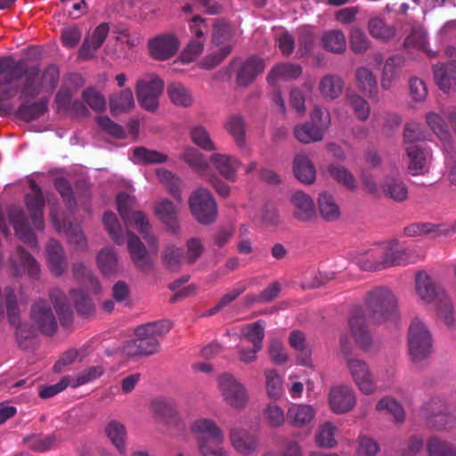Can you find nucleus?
<instances>
[{
	"label": "nucleus",
	"mask_w": 456,
	"mask_h": 456,
	"mask_svg": "<svg viewBox=\"0 0 456 456\" xmlns=\"http://www.w3.org/2000/svg\"><path fill=\"white\" fill-rule=\"evenodd\" d=\"M84 85V79L79 74H69L63 80L58 91L55 102L58 111L69 112L76 117H85L89 114L86 106L79 102H72L74 94Z\"/></svg>",
	"instance_id": "1a4fd4ad"
},
{
	"label": "nucleus",
	"mask_w": 456,
	"mask_h": 456,
	"mask_svg": "<svg viewBox=\"0 0 456 456\" xmlns=\"http://www.w3.org/2000/svg\"><path fill=\"white\" fill-rule=\"evenodd\" d=\"M425 139L420 125L410 122L405 125L403 142L409 159L408 170L412 175H419L428 170V154L415 142Z\"/></svg>",
	"instance_id": "6e6552de"
},
{
	"label": "nucleus",
	"mask_w": 456,
	"mask_h": 456,
	"mask_svg": "<svg viewBox=\"0 0 456 456\" xmlns=\"http://www.w3.org/2000/svg\"><path fill=\"white\" fill-rule=\"evenodd\" d=\"M432 333L419 317L411 319L407 334V345L409 356L414 363L427 360L433 353Z\"/></svg>",
	"instance_id": "423d86ee"
},
{
	"label": "nucleus",
	"mask_w": 456,
	"mask_h": 456,
	"mask_svg": "<svg viewBox=\"0 0 456 456\" xmlns=\"http://www.w3.org/2000/svg\"><path fill=\"white\" fill-rule=\"evenodd\" d=\"M329 175L338 183L343 184L348 189L356 188V180L354 175L346 167L337 165H330L328 167Z\"/></svg>",
	"instance_id": "4d7b16f0"
},
{
	"label": "nucleus",
	"mask_w": 456,
	"mask_h": 456,
	"mask_svg": "<svg viewBox=\"0 0 456 456\" xmlns=\"http://www.w3.org/2000/svg\"><path fill=\"white\" fill-rule=\"evenodd\" d=\"M300 66L289 62H281L274 65L269 71L266 80L270 86L279 87L282 82L295 80L300 77Z\"/></svg>",
	"instance_id": "6ab92c4d"
},
{
	"label": "nucleus",
	"mask_w": 456,
	"mask_h": 456,
	"mask_svg": "<svg viewBox=\"0 0 456 456\" xmlns=\"http://www.w3.org/2000/svg\"><path fill=\"white\" fill-rule=\"evenodd\" d=\"M32 317L38 328L47 335H52L57 329V322L50 307L45 301L37 302L32 309Z\"/></svg>",
	"instance_id": "a878e982"
},
{
	"label": "nucleus",
	"mask_w": 456,
	"mask_h": 456,
	"mask_svg": "<svg viewBox=\"0 0 456 456\" xmlns=\"http://www.w3.org/2000/svg\"><path fill=\"white\" fill-rule=\"evenodd\" d=\"M381 253H380V246L368 250L364 254L360 255L356 259V265L362 270L366 271H375L378 269H384V266L381 265Z\"/></svg>",
	"instance_id": "603ef678"
},
{
	"label": "nucleus",
	"mask_w": 456,
	"mask_h": 456,
	"mask_svg": "<svg viewBox=\"0 0 456 456\" xmlns=\"http://www.w3.org/2000/svg\"><path fill=\"white\" fill-rule=\"evenodd\" d=\"M233 65L238 67L237 80L240 86L252 83L265 68V61L257 56H250L240 63L234 62Z\"/></svg>",
	"instance_id": "aec40b11"
},
{
	"label": "nucleus",
	"mask_w": 456,
	"mask_h": 456,
	"mask_svg": "<svg viewBox=\"0 0 456 456\" xmlns=\"http://www.w3.org/2000/svg\"><path fill=\"white\" fill-rule=\"evenodd\" d=\"M403 64V58L396 55L389 58L384 66L381 86L384 89H389L393 81L397 77L400 68Z\"/></svg>",
	"instance_id": "864d4df0"
},
{
	"label": "nucleus",
	"mask_w": 456,
	"mask_h": 456,
	"mask_svg": "<svg viewBox=\"0 0 456 456\" xmlns=\"http://www.w3.org/2000/svg\"><path fill=\"white\" fill-rule=\"evenodd\" d=\"M15 275L27 272L29 276H36L39 272L37 261L21 248H18L16 256L12 258Z\"/></svg>",
	"instance_id": "f704fd0d"
},
{
	"label": "nucleus",
	"mask_w": 456,
	"mask_h": 456,
	"mask_svg": "<svg viewBox=\"0 0 456 456\" xmlns=\"http://www.w3.org/2000/svg\"><path fill=\"white\" fill-rule=\"evenodd\" d=\"M189 206L192 215L200 224H208L216 219V202L207 189L195 190L190 196Z\"/></svg>",
	"instance_id": "4468645a"
},
{
	"label": "nucleus",
	"mask_w": 456,
	"mask_h": 456,
	"mask_svg": "<svg viewBox=\"0 0 456 456\" xmlns=\"http://www.w3.org/2000/svg\"><path fill=\"white\" fill-rule=\"evenodd\" d=\"M51 216L56 230L60 232H65L70 244H74L79 248L86 246V238L78 226H72L70 224L68 225L65 221L61 224L58 214L53 208L51 210Z\"/></svg>",
	"instance_id": "72a5a7b5"
},
{
	"label": "nucleus",
	"mask_w": 456,
	"mask_h": 456,
	"mask_svg": "<svg viewBox=\"0 0 456 456\" xmlns=\"http://www.w3.org/2000/svg\"><path fill=\"white\" fill-rule=\"evenodd\" d=\"M167 156L158 151H151L143 147L135 148L132 160L136 164H159L167 160Z\"/></svg>",
	"instance_id": "09e8293b"
},
{
	"label": "nucleus",
	"mask_w": 456,
	"mask_h": 456,
	"mask_svg": "<svg viewBox=\"0 0 456 456\" xmlns=\"http://www.w3.org/2000/svg\"><path fill=\"white\" fill-rule=\"evenodd\" d=\"M449 229L445 224H434L420 223L411 224L404 229V233L409 237L431 234L434 238L449 235Z\"/></svg>",
	"instance_id": "4c0bfd02"
},
{
	"label": "nucleus",
	"mask_w": 456,
	"mask_h": 456,
	"mask_svg": "<svg viewBox=\"0 0 456 456\" xmlns=\"http://www.w3.org/2000/svg\"><path fill=\"white\" fill-rule=\"evenodd\" d=\"M414 291L418 300L424 305H433L438 318L445 325L454 324L452 303L445 290L425 271L416 273Z\"/></svg>",
	"instance_id": "7ed1b4c3"
},
{
	"label": "nucleus",
	"mask_w": 456,
	"mask_h": 456,
	"mask_svg": "<svg viewBox=\"0 0 456 456\" xmlns=\"http://www.w3.org/2000/svg\"><path fill=\"white\" fill-rule=\"evenodd\" d=\"M370 42L361 28L353 27L349 33V46L354 53H365L370 47Z\"/></svg>",
	"instance_id": "052dcab7"
},
{
	"label": "nucleus",
	"mask_w": 456,
	"mask_h": 456,
	"mask_svg": "<svg viewBox=\"0 0 456 456\" xmlns=\"http://www.w3.org/2000/svg\"><path fill=\"white\" fill-rule=\"evenodd\" d=\"M368 28L370 35L379 39L387 40L395 35L394 28L387 26L382 19L378 17L370 20Z\"/></svg>",
	"instance_id": "69168bd1"
},
{
	"label": "nucleus",
	"mask_w": 456,
	"mask_h": 456,
	"mask_svg": "<svg viewBox=\"0 0 456 456\" xmlns=\"http://www.w3.org/2000/svg\"><path fill=\"white\" fill-rule=\"evenodd\" d=\"M340 348L347 370L358 389L364 395L374 394L378 385L370 366L366 362L349 354L351 346L346 335L340 338Z\"/></svg>",
	"instance_id": "0eeeda50"
},
{
	"label": "nucleus",
	"mask_w": 456,
	"mask_h": 456,
	"mask_svg": "<svg viewBox=\"0 0 456 456\" xmlns=\"http://www.w3.org/2000/svg\"><path fill=\"white\" fill-rule=\"evenodd\" d=\"M167 94L170 101L178 106L188 107L193 102L190 91L180 83H171L167 86Z\"/></svg>",
	"instance_id": "3c124183"
},
{
	"label": "nucleus",
	"mask_w": 456,
	"mask_h": 456,
	"mask_svg": "<svg viewBox=\"0 0 456 456\" xmlns=\"http://www.w3.org/2000/svg\"><path fill=\"white\" fill-rule=\"evenodd\" d=\"M96 264L104 276L112 275L118 271V256L112 248H104L98 253Z\"/></svg>",
	"instance_id": "c03bdc74"
},
{
	"label": "nucleus",
	"mask_w": 456,
	"mask_h": 456,
	"mask_svg": "<svg viewBox=\"0 0 456 456\" xmlns=\"http://www.w3.org/2000/svg\"><path fill=\"white\" fill-rule=\"evenodd\" d=\"M191 432L196 437L198 446L201 444L214 443L220 444L224 442V436L216 421L208 418L195 419L191 425Z\"/></svg>",
	"instance_id": "dca6fc26"
},
{
	"label": "nucleus",
	"mask_w": 456,
	"mask_h": 456,
	"mask_svg": "<svg viewBox=\"0 0 456 456\" xmlns=\"http://www.w3.org/2000/svg\"><path fill=\"white\" fill-rule=\"evenodd\" d=\"M164 89V82L156 74H145L136 83L135 93L140 105L148 111H154Z\"/></svg>",
	"instance_id": "f8f14e48"
},
{
	"label": "nucleus",
	"mask_w": 456,
	"mask_h": 456,
	"mask_svg": "<svg viewBox=\"0 0 456 456\" xmlns=\"http://www.w3.org/2000/svg\"><path fill=\"white\" fill-rule=\"evenodd\" d=\"M343 80L334 75L325 76L320 82V92L326 99H336L343 91Z\"/></svg>",
	"instance_id": "49530a36"
},
{
	"label": "nucleus",
	"mask_w": 456,
	"mask_h": 456,
	"mask_svg": "<svg viewBox=\"0 0 456 456\" xmlns=\"http://www.w3.org/2000/svg\"><path fill=\"white\" fill-rule=\"evenodd\" d=\"M170 330L166 322L148 323L140 326L135 330L136 338L129 341L125 350L130 355H148L159 349L158 338L165 335Z\"/></svg>",
	"instance_id": "39448f33"
},
{
	"label": "nucleus",
	"mask_w": 456,
	"mask_h": 456,
	"mask_svg": "<svg viewBox=\"0 0 456 456\" xmlns=\"http://www.w3.org/2000/svg\"><path fill=\"white\" fill-rule=\"evenodd\" d=\"M435 80L439 88L445 93H456V61L434 67Z\"/></svg>",
	"instance_id": "cd10ccee"
},
{
	"label": "nucleus",
	"mask_w": 456,
	"mask_h": 456,
	"mask_svg": "<svg viewBox=\"0 0 456 456\" xmlns=\"http://www.w3.org/2000/svg\"><path fill=\"white\" fill-rule=\"evenodd\" d=\"M31 190L32 193L27 195L26 197L27 208L30 214L33 225L35 226V228L37 230H42L44 228V199L42 191L34 182L31 183Z\"/></svg>",
	"instance_id": "b1692460"
},
{
	"label": "nucleus",
	"mask_w": 456,
	"mask_h": 456,
	"mask_svg": "<svg viewBox=\"0 0 456 456\" xmlns=\"http://www.w3.org/2000/svg\"><path fill=\"white\" fill-rule=\"evenodd\" d=\"M179 45V40L175 35L167 34L151 39L149 42V49L155 59L164 61L176 53Z\"/></svg>",
	"instance_id": "a211bd4d"
},
{
	"label": "nucleus",
	"mask_w": 456,
	"mask_h": 456,
	"mask_svg": "<svg viewBox=\"0 0 456 456\" xmlns=\"http://www.w3.org/2000/svg\"><path fill=\"white\" fill-rule=\"evenodd\" d=\"M355 77L357 86L367 96L372 98L377 94L376 77L367 68L361 67L356 69Z\"/></svg>",
	"instance_id": "a18cd8bd"
},
{
	"label": "nucleus",
	"mask_w": 456,
	"mask_h": 456,
	"mask_svg": "<svg viewBox=\"0 0 456 456\" xmlns=\"http://www.w3.org/2000/svg\"><path fill=\"white\" fill-rule=\"evenodd\" d=\"M60 79L57 66L50 65L45 70L28 68L23 74L12 58L0 59V102L19 96V116L25 120L39 118L47 110L48 98Z\"/></svg>",
	"instance_id": "f257e3e1"
},
{
	"label": "nucleus",
	"mask_w": 456,
	"mask_h": 456,
	"mask_svg": "<svg viewBox=\"0 0 456 456\" xmlns=\"http://www.w3.org/2000/svg\"><path fill=\"white\" fill-rule=\"evenodd\" d=\"M134 107L133 92L126 88L110 96V110L112 115L127 112Z\"/></svg>",
	"instance_id": "c9c22d12"
},
{
	"label": "nucleus",
	"mask_w": 456,
	"mask_h": 456,
	"mask_svg": "<svg viewBox=\"0 0 456 456\" xmlns=\"http://www.w3.org/2000/svg\"><path fill=\"white\" fill-rule=\"evenodd\" d=\"M105 434L118 451L122 454L125 453L126 440V427L117 420H111L105 427Z\"/></svg>",
	"instance_id": "37998d69"
},
{
	"label": "nucleus",
	"mask_w": 456,
	"mask_h": 456,
	"mask_svg": "<svg viewBox=\"0 0 456 456\" xmlns=\"http://www.w3.org/2000/svg\"><path fill=\"white\" fill-rule=\"evenodd\" d=\"M330 124L329 111L326 109L315 107L311 113V122L295 127V137L303 143L321 141Z\"/></svg>",
	"instance_id": "9d476101"
},
{
	"label": "nucleus",
	"mask_w": 456,
	"mask_h": 456,
	"mask_svg": "<svg viewBox=\"0 0 456 456\" xmlns=\"http://www.w3.org/2000/svg\"><path fill=\"white\" fill-rule=\"evenodd\" d=\"M449 112L437 113L428 111L426 114V122L432 132L438 137L443 146L449 150L452 146V139L450 129L444 118H448Z\"/></svg>",
	"instance_id": "4be33fe9"
},
{
	"label": "nucleus",
	"mask_w": 456,
	"mask_h": 456,
	"mask_svg": "<svg viewBox=\"0 0 456 456\" xmlns=\"http://www.w3.org/2000/svg\"><path fill=\"white\" fill-rule=\"evenodd\" d=\"M181 159L196 170L200 176L207 178L218 194L224 197L229 195V185L215 175H208L209 163L204 154L193 147H186L181 155Z\"/></svg>",
	"instance_id": "ddd939ff"
},
{
	"label": "nucleus",
	"mask_w": 456,
	"mask_h": 456,
	"mask_svg": "<svg viewBox=\"0 0 456 456\" xmlns=\"http://www.w3.org/2000/svg\"><path fill=\"white\" fill-rule=\"evenodd\" d=\"M381 265L384 268L408 264L406 249L397 240L380 245Z\"/></svg>",
	"instance_id": "5701e85b"
},
{
	"label": "nucleus",
	"mask_w": 456,
	"mask_h": 456,
	"mask_svg": "<svg viewBox=\"0 0 456 456\" xmlns=\"http://www.w3.org/2000/svg\"><path fill=\"white\" fill-rule=\"evenodd\" d=\"M290 201L296 218L301 221H308L315 216L314 202L306 193L301 191H296Z\"/></svg>",
	"instance_id": "bb28decb"
},
{
	"label": "nucleus",
	"mask_w": 456,
	"mask_h": 456,
	"mask_svg": "<svg viewBox=\"0 0 456 456\" xmlns=\"http://www.w3.org/2000/svg\"><path fill=\"white\" fill-rule=\"evenodd\" d=\"M10 221L13 225L17 235L25 243H28L30 247L37 246V239L34 232L28 227L26 221L24 220L23 214L19 209H15L10 212Z\"/></svg>",
	"instance_id": "ea45409f"
},
{
	"label": "nucleus",
	"mask_w": 456,
	"mask_h": 456,
	"mask_svg": "<svg viewBox=\"0 0 456 456\" xmlns=\"http://www.w3.org/2000/svg\"><path fill=\"white\" fill-rule=\"evenodd\" d=\"M336 427L331 422H325L320 426L316 434V442L319 446L331 448L337 444L335 437Z\"/></svg>",
	"instance_id": "680f3d73"
},
{
	"label": "nucleus",
	"mask_w": 456,
	"mask_h": 456,
	"mask_svg": "<svg viewBox=\"0 0 456 456\" xmlns=\"http://www.w3.org/2000/svg\"><path fill=\"white\" fill-rule=\"evenodd\" d=\"M190 30L193 37L180 55L183 63L194 61L203 52L208 26L206 20L199 16L193 17L190 22Z\"/></svg>",
	"instance_id": "2eb2a0df"
},
{
	"label": "nucleus",
	"mask_w": 456,
	"mask_h": 456,
	"mask_svg": "<svg viewBox=\"0 0 456 456\" xmlns=\"http://www.w3.org/2000/svg\"><path fill=\"white\" fill-rule=\"evenodd\" d=\"M294 173L303 183L310 184L315 180V169L306 155L299 154L294 159Z\"/></svg>",
	"instance_id": "a19ab883"
},
{
	"label": "nucleus",
	"mask_w": 456,
	"mask_h": 456,
	"mask_svg": "<svg viewBox=\"0 0 456 456\" xmlns=\"http://www.w3.org/2000/svg\"><path fill=\"white\" fill-rule=\"evenodd\" d=\"M263 419L273 428L281 427L285 423V412L277 403H268L262 412Z\"/></svg>",
	"instance_id": "bf43d9fd"
},
{
	"label": "nucleus",
	"mask_w": 456,
	"mask_h": 456,
	"mask_svg": "<svg viewBox=\"0 0 456 456\" xmlns=\"http://www.w3.org/2000/svg\"><path fill=\"white\" fill-rule=\"evenodd\" d=\"M157 177L174 198L181 200V193L179 190L180 180L176 175L168 170L158 169Z\"/></svg>",
	"instance_id": "0e129e2a"
},
{
	"label": "nucleus",
	"mask_w": 456,
	"mask_h": 456,
	"mask_svg": "<svg viewBox=\"0 0 456 456\" xmlns=\"http://www.w3.org/2000/svg\"><path fill=\"white\" fill-rule=\"evenodd\" d=\"M48 265L55 275H61L66 268L63 249L54 240H51L46 247Z\"/></svg>",
	"instance_id": "e433bc0d"
},
{
	"label": "nucleus",
	"mask_w": 456,
	"mask_h": 456,
	"mask_svg": "<svg viewBox=\"0 0 456 456\" xmlns=\"http://www.w3.org/2000/svg\"><path fill=\"white\" fill-rule=\"evenodd\" d=\"M328 402L333 412L343 414L354 408L356 404V395L351 387L338 385L330 388Z\"/></svg>",
	"instance_id": "f3484780"
},
{
	"label": "nucleus",
	"mask_w": 456,
	"mask_h": 456,
	"mask_svg": "<svg viewBox=\"0 0 456 456\" xmlns=\"http://www.w3.org/2000/svg\"><path fill=\"white\" fill-rule=\"evenodd\" d=\"M136 204L135 197L128 193H118L117 206L118 214L126 228L134 227L150 246L157 248V239L151 234L149 218L142 211H132Z\"/></svg>",
	"instance_id": "20e7f679"
},
{
	"label": "nucleus",
	"mask_w": 456,
	"mask_h": 456,
	"mask_svg": "<svg viewBox=\"0 0 456 456\" xmlns=\"http://www.w3.org/2000/svg\"><path fill=\"white\" fill-rule=\"evenodd\" d=\"M154 213L167 228L173 233L179 231L177 211L174 204L168 200H161L155 204Z\"/></svg>",
	"instance_id": "7c9ffc66"
},
{
	"label": "nucleus",
	"mask_w": 456,
	"mask_h": 456,
	"mask_svg": "<svg viewBox=\"0 0 456 456\" xmlns=\"http://www.w3.org/2000/svg\"><path fill=\"white\" fill-rule=\"evenodd\" d=\"M264 375L267 395L271 399H280L283 394V380L281 376L273 369L265 370Z\"/></svg>",
	"instance_id": "de8ad7c7"
},
{
	"label": "nucleus",
	"mask_w": 456,
	"mask_h": 456,
	"mask_svg": "<svg viewBox=\"0 0 456 456\" xmlns=\"http://www.w3.org/2000/svg\"><path fill=\"white\" fill-rule=\"evenodd\" d=\"M109 33V27L107 24L99 25L93 33L86 38L80 50L79 56L82 59L91 58L95 51L102 45Z\"/></svg>",
	"instance_id": "2f4dec72"
},
{
	"label": "nucleus",
	"mask_w": 456,
	"mask_h": 456,
	"mask_svg": "<svg viewBox=\"0 0 456 456\" xmlns=\"http://www.w3.org/2000/svg\"><path fill=\"white\" fill-rule=\"evenodd\" d=\"M51 299L54 305L56 312L60 317L61 322L63 324H67L72 315L70 305L69 303L64 302V294L60 289H53L51 292Z\"/></svg>",
	"instance_id": "13d9d810"
},
{
	"label": "nucleus",
	"mask_w": 456,
	"mask_h": 456,
	"mask_svg": "<svg viewBox=\"0 0 456 456\" xmlns=\"http://www.w3.org/2000/svg\"><path fill=\"white\" fill-rule=\"evenodd\" d=\"M315 415L313 406L305 403H292L288 409L287 416L291 424L301 428L308 425Z\"/></svg>",
	"instance_id": "473e14b6"
},
{
	"label": "nucleus",
	"mask_w": 456,
	"mask_h": 456,
	"mask_svg": "<svg viewBox=\"0 0 456 456\" xmlns=\"http://www.w3.org/2000/svg\"><path fill=\"white\" fill-rule=\"evenodd\" d=\"M127 248L134 265L142 271L151 268L152 262L147 254L146 248L140 239L134 233H127Z\"/></svg>",
	"instance_id": "393cba45"
},
{
	"label": "nucleus",
	"mask_w": 456,
	"mask_h": 456,
	"mask_svg": "<svg viewBox=\"0 0 456 456\" xmlns=\"http://www.w3.org/2000/svg\"><path fill=\"white\" fill-rule=\"evenodd\" d=\"M322 40L323 47L327 51L340 53L346 50V37L340 30H330L325 32Z\"/></svg>",
	"instance_id": "8fccbe9b"
},
{
	"label": "nucleus",
	"mask_w": 456,
	"mask_h": 456,
	"mask_svg": "<svg viewBox=\"0 0 456 456\" xmlns=\"http://www.w3.org/2000/svg\"><path fill=\"white\" fill-rule=\"evenodd\" d=\"M366 311L362 306L353 308L349 318V328L356 344L367 350L371 338L366 324L368 319L374 324H381L397 318V299L387 287H377L370 290L365 299Z\"/></svg>",
	"instance_id": "f03ea898"
},
{
	"label": "nucleus",
	"mask_w": 456,
	"mask_h": 456,
	"mask_svg": "<svg viewBox=\"0 0 456 456\" xmlns=\"http://www.w3.org/2000/svg\"><path fill=\"white\" fill-rule=\"evenodd\" d=\"M103 224L113 241L121 245L124 243V237L121 226L116 215L112 212H106L102 217Z\"/></svg>",
	"instance_id": "e2e57ef3"
},
{
	"label": "nucleus",
	"mask_w": 456,
	"mask_h": 456,
	"mask_svg": "<svg viewBox=\"0 0 456 456\" xmlns=\"http://www.w3.org/2000/svg\"><path fill=\"white\" fill-rule=\"evenodd\" d=\"M218 391L224 402L231 408L244 409L248 403V394L246 387L233 375L224 373L218 378Z\"/></svg>",
	"instance_id": "9b49d317"
},
{
	"label": "nucleus",
	"mask_w": 456,
	"mask_h": 456,
	"mask_svg": "<svg viewBox=\"0 0 456 456\" xmlns=\"http://www.w3.org/2000/svg\"><path fill=\"white\" fill-rule=\"evenodd\" d=\"M209 161L220 175L230 182L236 181L237 172L241 166L240 161L236 157L222 153H213L210 156Z\"/></svg>",
	"instance_id": "412c9836"
},
{
	"label": "nucleus",
	"mask_w": 456,
	"mask_h": 456,
	"mask_svg": "<svg viewBox=\"0 0 456 456\" xmlns=\"http://www.w3.org/2000/svg\"><path fill=\"white\" fill-rule=\"evenodd\" d=\"M427 450L428 456H456V446L438 437L428 441Z\"/></svg>",
	"instance_id": "5fc2aeb1"
},
{
	"label": "nucleus",
	"mask_w": 456,
	"mask_h": 456,
	"mask_svg": "<svg viewBox=\"0 0 456 456\" xmlns=\"http://www.w3.org/2000/svg\"><path fill=\"white\" fill-rule=\"evenodd\" d=\"M230 440L234 450L242 455L251 454L258 445L257 438L242 429H232Z\"/></svg>",
	"instance_id": "c756f323"
},
{
	"label": "nucleus",
	"mask_w": 456,
	"mask_h": 456,
	"mask_svg": "<svg viewBox=\"0 0 456 456\" xmlns=\"http://www.w3.org/2000/svg\"><path fill=\"white\" fill-rule=\"evenodd\" d=\"M82 99L93 110L101 111L106 107V100L102 93L89 87L82 93Z\"/></svg>",
	"instance_id": "774afa93"
},
{
	"label": "nucleus",
	"mask_w": 456,
	"mask_h": 456,
	"mask_svg": "<svg viewBox=\"0 0 456 456\" xmlns=\"http://www.w3.org/2000/svg\"><path fill=\"white\" fill-rule=\"evenodd\" d=\"M384 196L395 201H403L408 198V187L405 183L396 175H387L380 184Z\"/></svg>",
	"instance_id": "c85d7f7f"
},
{
	"label": "nucleus",
	"mask_w": 456,
	"mask_h": 456,
	"mask_svg": "<svg viewBox=\"0 0 456 456\" xmlns=\"http://www.w3.org/2000/svg\"><path fill=\"white\" fill-rule=\"evenodd\" d=\"M191 139L197 146L204 151H211L216 150L208 132L202 126H196L191 128Z\"/></svg>",
	"instance_id": "338daca9"
},
{
	"label": "nucleus",
	"mask_w": 456,
	"mask_h": 456,
	"mask_svg": "<svg viewBox=\"0 0 456 456\" xmlns=\"http://www.w3.org/2000/svg\"><path fill=\"white\" fill-rule=\"evenodd\" d=\"M318 208L321 216L328 222H333L340 217L341 210L333 195L322 192L318 198Z\"/></svg>",
	"instance_id": "58836bf2"
},
{
	"label": "nucleus",
	"mask_w": 456,
	"mask_h": 456,
	"mask_svg": "<svg viewBox=\"0 0 456 456\" xmlns=\"http://www.w3.org/2000/svg\"><path fill=\"white\" fill-rule=\"evenodd\" d=\"M264 337L265 326L262 322L249 323L241 328L240 344L249 342L256 346V349H262Z\"/></svg>",
	"instance_id": "79ce46f5"
},
{
	"label": "nucleus",
	"mask_w": 456,
	"mask_h": 456,
	"mask_svg": "<svg viewBox=\"0 0 456 456\" xmlns=\"http://www.w3.org/2000/svg\"><path fill=\"white\" fill-rule=\"evenodd\" d=\"M376 410L378 411H387L393 415L396 422H403L405 419L403 408L391 396H385L381 398L376 405Z\"/></svg>",
	"instance_id": "6e6d98bb"
}]
</instances>
